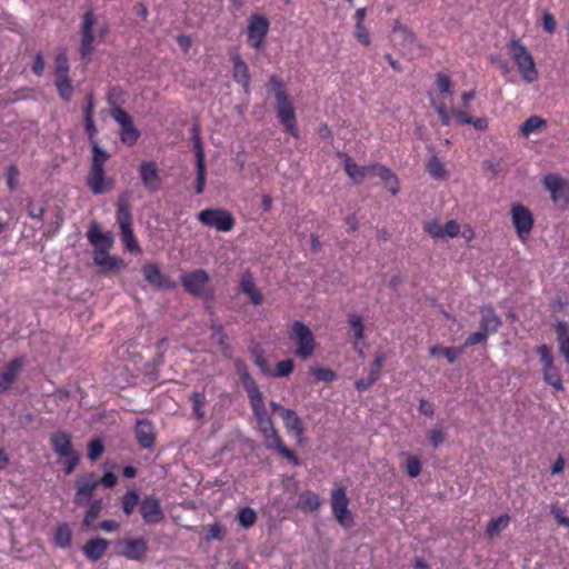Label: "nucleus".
<instances>
[{"mask_svg": "<svg viewBox=\"0 0 569 569\" xmlns=\"http://www.w3.org/2000/svg\"><path fill=\"white\" fill-rule=\"evenodd\" d=\"M248 398L258 423V429L263 435L266 447L274 448L287 459L295 460V462H297V458L293 452L283 445L280 436L278 435L273 426V421L264 407L262 393L259 392Z\"/></svg>", "mask_w": 569, "mask_h": 569, "instance_id": "f257e3e1", "label": "nucleus"}, {"mask_svg": "<svg viewBox=\"0 0 569 569\" xmlns=\"http://www.w3.org/2000/svg\"><path fill=\"white\" fill-rule=\"evenodd\" d=\"M110 154L101 147H93L90 170L87 177V184L94 194H102L114 188V180L108 177L104 171V163Z\"/></svg>", "mask_w": 569, "mask_h": 569, "instance_id": "f03ea898", "label": "nucleus"}, {"mask_svg": "<svg viewBox=\"0 0 569 569\" xmlns=\"http://www.w3.org/2000/svg\"><path fill=\"white\" fill-rule=\"evenodd\" d=\"M509 53L515 60L522 79L532 83L538 79V71L531 53L527 48L516 39H512L508 44Z\"/></svg>", "mask_w": 569, "mask_h": 569, "instance_id": "7ed1b4c3", "label": "nucleus"}, {"mask_svg": "<svg viewBox=\"0 0 569 569\" xmlns=\"http://www.w3.org/2000/svg\"><path fill=\"white\" fill-rule=\"evenodd\" d=\"M290 339L297 345L296 355L301 359H308L313 355L316 343L313 333L301 321H295L292 323Z\"/></svg>", "mask_w": 569, "mask_h": 569, "instance_id": "20e7f679", "label": "nucleus"}, {"mask_svg": "<svg viewBox=\"0 0 569 569\" xmlns=\"http://www.w3.org/2000/svg\"><path fill=\"white\" fill-rule=\"evenodd\" d=\"M97 23V18L93 10H88L83 14L81 29H80V57L84 63H88L91 59V53L94 50V32L93 27Z\"/></svg>", "mask_w": 569, "mask_h": 569, "instance_id": "39448f33", "label": "nucleus"}, {"mask_svg": "<svg viewBox=\"0 0 569 569\" xmlns=\"http://www.w3.org/2000/svg\"><path fill=\"white\" fill-rule=\"evenodd\" d=\"M110 116L120 126L121 142L129 147L133 146L140 137V131L133 124L131 116L120 107L113 108Z\"/></svg>", "mask_w": 569, "mask_h": 569, "instance_id": "423d86ee", "label": "nucleus"}, {"mask_svg": "<svg viewBox=\"0 0 569 569\" xmlns=\"http://www.w3.org/2000/svg\"><path fill=\"white\" fill-rule=\"evenodd\" d=\"M76 493L73 497V503L78 507H84L91 502L96 489L98 488L97 476L93 472H86L79 475L74 482Z\"/></svg>", "mask_w": 569, "mask_h": 569, "instance_id": "0eeeda50", "label": "nucleus"}, {"mask_svg": "<svg viewBox=\"0 0 569 569\" xmlns=\"http://www.w3.org/2000/svg\"><path fill=\"white\" fill-rule=\"evenodd\" d=\"M349 499L346 493V489L340 486H335L331 493V507L332 512L337 521L345 528H349L353 525V517L348 509Z\"/></svg>", "mask_w": 569, "mask_h": 569, "instance_id": "6e6552de", "label": "nucleus"}, {"mask_svg": "<svg viewBox=\"0 0 569 569\" xmlns=\"http://www.w3.org/2000/svg\"><path fill=\"white\" fill-rule=\"evenodd\" d=\"M198 220L219 231H229L234 226L232 214L223 209H206L199 212Z\"/></svg>", "mask_w": 569, "mask_h": 569, "instance_id": "1a4fd4ad", "label": "nucleus"}, {"mask_svg": "<svg viewBox=\"0 0 569 569\" xmlns=\"http://www.w3.org/2000/svg\"><path fill=\"white\" fill-rule=\"evenodd\" d=\"M184 289L197 297H204L208 293L210 277L203 269H197L191 272L183 273L180 277Z\"/></svg>", "mask_w": 569, "mask_h": 569, "instance_id": "9d476101", "label": "nucleus"}, {"mask_svg": "<svg viewBox=\"0 0 569 569\" xmlns=\"http://www.w3.org/2000/svg\"><path fill=\"white\" fill-rule=\"evenodd\" d=\"M277 99L276 104V111L277 117L280 121V123L286 128V130L297 137L298 130L296 127V116H295V109L292 107L291 101L289 100V97L287 93H280L279 98Z\"/></svg>", "mask_w": 569, "mask_h": 569, "instance_id": "9b49d317", "label": "nucleus"}, {"mask_svg": "<svg viewBox=\"0 0 569 569\" xmlns=\"http://www.w3.org/2000/svg\"><path fill=\"white\" fill-rule=\"evenodd\" d=\"M543 184L555 203L566 206L569 202V183L566 179L557 174H548L543 179Z\"/></svg>", "mask_w": 569, "mask_h": 569, "instance_id": "f8f14e48", "label": "nucleus"}, {"mask_svg": "<svg viewBox=\"0 0 569 569\" xmlns=\"http://www.w3.org/2000/svg\"><path fill=\"white\" fill-rule=\"evenodd\" d=\"M511 218L518 237L522 240L527 239L533 226V217L530 210L522 204H513Z\"/></svg>", "mask_w": 569, "mask_h": 569, "instance_id": "ddd939ff", "label": "nucleus"}, {"mask_svg": "<svg viewBox=\"0 0 569 569\" xmlns=\"http://www.w3.org/2000/svg\"><path fill=\"white\" fill-rule=\"evenodd\" d=\"M139 177L147 190L154 192L161 188L160 172L154 161L141 162L139 166Z\"/></svg>", "mask_w": 569, "mask_h": 569, "instance_id": "4468645a", "label": "nucleus"}, {"mask_svg": "<svg viewBox=\"0 0 569 569\" xmlns=\"http://www.w3.org/2000/svg\"><path fill=\"white\" fill-rule=\"evenodd\" d=\"M269 30V21L267 18L253 14L248 26V41L249 43L258 49L263 39L266 38Z\"/></svg>", "mask_w": 569, "mask_h": 569, "instance_id": "2eb2a0df", "label": "nucleus"}, {"mask_svg": "<svg viewBox=\"0 0 569 569\" xmlns=\"http://www.w3.org/2000/svg\"><path fill=\"white\" fill-rule=\"evenodd\" d=\"M392 41L396 46L400 47V50L403 53L411 51L416 46H418L415 33L399 21H396L393 26Z\"/></svg>", "mask_w": 569, "mask_h": 569, "instance_id": "dca6fc26", "label": "nucleus"}, {"mask_svg": "<svg viewBox=\"0 0 569 569\" xmlns=\"http://www.w3.org/2000/svg\"><path fill=\"white\" fill-rule=\"evenodd\" d=\"M140 513L146 523H158L163 519L160 501L154 496H147L142 499Z\"/></svg>", "mask_w": 569, "mask_h": 569, "instance_id": "f3484780", "label": "nucleus"}, {"mask_svg": "<svg viewBox=\"0 0 569 569\" xmlns=\"http://www.w3.org/2000/svg\"><path fill=\"white\" fill-rule=\"evenodd\" d=\"M479 312L481 316L479 328L488 336L497 332L502 325V321L493 308L490 306H482L480 307Z\"/></svg>", "mask_w": 569, "mask_h": 569, "instance_id": "a211bd4d", "label": "nucleus"}, {"mask_svg": "<svg viewBox=\"0 0 569 569\" xmlns=\"http://www.w3.org/2000/svg\"><path fill=\"white\" fill-rule=\"evenodd\" d=\"M345 157V170L347 174L350 177V179L353 180L356 183H360L366 177L370 174H377V168L380 167V164H370V166H363L360 167L357 163L352 162L351 158L349 156Z\"/></svg>", "mask_w": 569, "mask_h": 569, "instance_id": "6ab92c4d", "label": "nucleus"}, {"mask_svg": "<svg viewBox=\"0 0 569 569\" xmlns=\"http://www.w3.org/2000/svg\"><path fill=\"white\" fill-rule=\"evenodd\" d=\"M144 279L158 289H170L173 287L171 280L164 276L154 263H147L142 268Z\"/></svg>", "mask_w": 569, "mask_h": 569, "instance_id": "aec40b11", "label": "nucleus"}, {"mask_svg": "<svg viewBox=\"0 0 569 569\" xmlns=\"http://www.w3.org/2000/svg\"><path fill=\"white\" fill-rule=\"evenodd\" d=\"M23 366L20 358L13 359L8 362L3 370L0 372V393L7 391L19 376Z\"/></svg>", "mask_w": 569, "mask_h": 569, "instance_id": "412c9836", "label": "nucleus"}, {"mask_svg": "<svg viewBox=\"0 0 569 569\" xmlns=\"http://www.w3.org/2000/svg\"><path fill=\"white\" fill-rule=\"evenodd\" d=\"M194 147H196V157H197L196 193L201 194L203 192L204 186H206L207 170H206L204 152H203L202 144H201L199 137H197V139H196Z\"/></svg>", "mask_w": 569, "mask_h": 569, "instance_id": "4be33fe9", "label": "nucleus"}, {"mask_svg": "<svg viewBox=\"0 0 569 569\" xmlns=\"http://www.w3.org/2000/svg\"><path fill=\"white\" fill-rule=\"evenodd\" d=\"M52 450L60 457H67L77 452L72 448L71 437L63 431L56 432L51 436Z\"/></svg>", "mask_w": 569, "mask_h": 569, "instance_id": "5701e85b", "label": "nucleus"}, {"mask_svg": "<svg viewBox=\"0 0 569 569\" xmlns=\"http://www.w3.org/2000/svg\"><path fill=\"white\" fill-rule=\"evenodd\" d=\"M136 437L142 448L151 449L154 443V429L150 421L138 420L136 423Z\"/></svg>", "mask_w": 569, "mask_h": 569, "instance_id": "b1692460", "label": "nucleus"}, {"mask_svg": "<svg viewBox=\"0 0 569 569\" xmlns=\"http://www.w3.org/2000/svg\"><path fill=\"white\" fill-rule=\"evenodd\" d=\"M87 237L91 244L97 248L109 249L113 243V237L110 232L102 233L98 222L93 221L88 230Z\"/></svg>", "mask_w": 569, "mask_h": 569, "instance_id": "393cba45", "label": "nucleus"}, {"mask_svg": "<svg viewBox=\"0 0 569 569\" xmlns=\"http://www.w3.org/2000/svg\"><path fill=\"white\" fill-rule=\"evenodd\" d=\"M234 368L244 390L247 391L248 397L261 392L256 381L250 376L247 365L242 360H236Z\"/></svg>", "mask_w": 569, "mask_h": 569, "instance_id": "a878e982", "label": "nucleus"}, {"mask_svg": "<svg viewBox=\"0 0 569 569\" xmlns=\"http://www.w3.org/2000/svg\"><path fill=\"white\" fill-rule=\"evenodd\" d=\"M148 546L144 539L138 538L132 540H127L124 542V548L121 553L132 560H140L147 552Z\"/></svg>", "mask_w": 569, "mask_h": 569, "instance_id": "bb28decb", "label": "nucleus"}, {"mask_svg": "<svg viewBox=\"0 0 569 569\" xmlns=\"http://www.w3.org/2000/svg\"><path fill=\"white\" fill-rule=\"evenodd\" d=\"M109 542L103 538L90 539L82 548L86 557L92 561L99 560L106 552Z\"/></svg>", "mask_w": 569, "mask_h": 569, "instance_id": "cd10ccee", "label": "nucleus"}, {"mask_svg": "<svg viewBox=\"0 0 569 569\" xmlns=\"http://www.w3.org/2000/svg\"><path fill=\"white\" fill-rule=\"evenodd\" d=\"M232 63H233V78L234 80L240 83L246 91L249 90V82H250V76H249V69L247 63L241 59L239 54H233L231 57Z\"/></svg>", "mask_w": 569, "mask_h": 569, "instance_id": "c85d7f7f", "label": "nucleus"}, {"mask_svg": "<svg viewBox=\"0 0 569 569\" xmlns=\"http://www.w3.org/2000/svg\"><path fill=\"white\" fill-rule=\"evenodd\" d=\"M93 260L94 263L102 267L106 270L119 269L122 264V261L111 257L108 253V249L97 248L93 250Z\"/></svg>", "mask_w": 569, "mask_h": 569, "instance_id": "c756f323", "label": "nucleus"}, {"mask_svg": "<svg viewBox=\"0 0 569 569\" xmlns=\"http://www.w3.org/2000/svg\"><path fill=\"white\" fill-rule=\"evenodd\" d=\"M86 506L88 507V509H87L84 518L82 520L81 529L88 531L93 527L97 518L99 517V515L103 508V501L101 498H99V499L92 500L91 502L87 503Z\"/></svg>", "mask_w": 569, "mask_h": 569, "instance_id": "7c9ffc66", "label": "nucleus"}, {"mask_svg": "<svg viewBox=\"0 0 569 569\" xmlns=\"http://www.w3.org/2000/svg\"><path fill=\"white\" fill-rule=\"evenodd\" d=\"M117 221L120 230L132 228V214L126 197H120L117 202Z\"/></svg>", "mask_w": 569, "mask_h": 569, "instance_id": "2f4dec72", "label": "nucleus"}, {"mask_svg": "<svg viewBox=\"0 0 569 569\" xmlns=\"http://www.w3.org/2000/svg\"><path fill=\"white\" fill-rule=\"evenodd\" d=\"M281 418L283 419L284 426L287 430L297 437L302 436L303 433V426L300 417L291 409H288L287 411H282Z\"/></svg>", "mask_w": 569, "mask_h": 569, "instance_id": "473e14b6", "label": "nucleus"}, {"mask_svg": "<svg viewBox=\"0 0 569 569\" xmlns=\"http://www.w3.org/2000/svg\"><path fill=\"white\" fill-rule=\"evenodd\" d=\"M509 522L510 517L507 513H503L496 519H491L487 525V537L490 539L498 537L507 528Z\"/></svg>", "mask_w": 569, "mask_h": 569, "instance_id": "72a5a7b5", "label": "nucleus"}, {"mask_svg": "<svg viewBox=\"0 0 569 569\" xmlns=\"http://www.w3.org/2000/svg\"><path fill=\"white\" fill-rule=\"evenodd\" d=\"M547 122L538 116H530L521 126L520 132L522 136L528 137L535 132H541L546 129Z\"/></svg>", "mask_w": 569, "mask_h": 569, "instance_id": "f704fd0d", "label": "nucleus"}, {"mask_svg": "<svg viewBox=\"0 0 569 569\" xmlns=\"http://www.w3.org/2000/svg\"><path fill=\"white\" fill-rule=\"evenodd\" d=\"M320 506L319 496L311 492L305 491L299 495L297 507L303 511H315Z\"/></svg>", "mask_w": 569, "mask_h": 569, "instance_id": "c9c22d12", "label": "nucleus"}, {"mask_svg": "<svg viewBox=\"0 0 569 569\" xmlns=\"http://www.w3.org/2000/svg\"><path fill=\"white\" fill-rule=\"evenodd\" d=\"M242 291L249 296L252 305L258 306L262 301L260 291L256 288L252 278L249 273L244 274L241 280Z\"/></svg>", "mask_w": 569, "mask_h": 569, "instance_id": "e433bc0d", "label": "nucleus"}, {"mask_svg": "<svg viewBox=\"0 0 569 569\" xmlns=\"http://www.w3.org/2000/svg\"><path fill=\"white\" fill-rule=\"evenodd\" d=\"M192 403V415L198 420H203L206 417L204 405L207 402L206 395L203 392L194 391L189 397Z\"/></svg>", "mask_w": 569, "mask_h": 569, "instance_id": "4c0bfd02", "label": "nucleus"}, {"mask_svg": "<svg viewBox=\"0 0 569 569\" xmlns=\"http://www.w3.org/2000/svg\"><path fill=\"white\" fill-rule=\"evenodd\" d=\"M377 176L385 180L386 187L395 196L399 192V181L397 177L385 166L377 168Z\"/></svg>", "mask_w": 569, "mask_h": 569, "instance_id": "58836bf2", "label": "nucleus"}, {"mask_svg": "<svg viewBox=\"0 0 569 569\" xmlns=\"http://www.w3.org/2000/svg\"><path fill=\"white\" fill-rule=\"evenodd\" d=\"M460 348L433 346L429 349L431 357L443 356L450 363L456 362L461 353Z\"/></svg>", "mask_w": 569, "mask_h": 569, "instance_id": "ea45409f", "label": "nucleus"}, {"mask_svg": "<svg viewBox=\"0 0 569 569\" xmlns=\"http://www.w3.org/2000/svg\"><path fill=\"white\" fill-rule=\"evenodd\" d=\"M72 531L67 523H62L58 526L54 533V541L57 546L61 548H67L71 543Z\"/></svg>", "mask_w": 569, "mask_h": 569, "instance_id": "a19ab883", "label": "nucleus"}, {"mask_svg": "<svg viewBox=\"0 0 569 569\" xmlns=\"http://www.w3.org/2000/svg\"><path fill=\"white\" fill-rule=\"evenodd\" d=\"M429 173L437 180H443L447 177L445 164L437 156L430 157L427 163Z\"/></svg>", "mask_w": 569, "mask_h": 569, "instance_id": "79ce46f5", "label": "nucleus"}, {"mask_svg": "<svg viewBox=\"0 0 569 569\" xmlns=\"http://www.w3.org/2000/svg\"><path fill=\"white\" fill-rule=\"evenodd\" d=\"M139 503V496L136 491H127L122 498V510L130 516Z\"/></svg>", "mask_w": 569, "mask_h": 569, "instance_id": "37998d69", "label": "nucleus"}, {"mask_svg": "<svg viewBox=\"0 0 569 569\" xmlns=\"http://www.w3.org/2000/svg\"><path fill=\"white\" fill-rule=\"evenodd\" d=\"M543 378L547 383L551 385L557 390H562L561 379H560L558 371L553 365H551V367L543 368Z\"/></svg>", "mask_w": 569, "mask_h": 569, "instance_id": "c03bdc74", "label": "nucleus"}, {"mask_svg": "<svg viewBox=\"0 0 569 569\" xmlns=\"http://www.w3.org/2000/svg\"><path fill=\"white\" fill-rule=\"evenodd\" d=\"M56 64V78H68L69 77V62L66 53H59L54 60Z\"/></svg>", "mask_w": 569, "mask_h": 569, "instance_id": "a18cd8bd", "label": "nucleus"}, {"mask_svg": "<svg viewBox=\"0 0 569 569\" xmlns=\"http://www.w3.org/2000/svg\"><path fill=\"white\" fill-rule=\"evenodd\" d=\"M423 229L433 239H445L443 227L440 224L438 219L425 222Z\"/></svg>", "mask_w": 569, "mask_h": 569, "instance_id": "49530a36", "label": "nucleus"}, {"mask_svg": "<svg viewBox=\"0 0 569 569\" xmlns=\"http://www.w3.org/2000/svg\"><path fill=\"white\" fill-rule=\"evenodd\" d=\"M54 83L58 88L60 97L63 100L68 101L71 98L72 92H73V88L70 83L69 77L68 78H56Z\"/></svg>", "mask_w": 569, "mask_h": 569, "instance_id": "de8ad7c7", "label": "nucleus"}, {"mask_svg": "<svg viewBox=\"0 0 569 569\" xmlns=\"http://www.w3.org/2000/svg\"><path fill=\"white\" fill-rule=\"evenodd\" d=\"M238 520L244 528H250L257 520V513L253 509L247 507L238 512Z\"/></svg>", "mask_w": 569, "mask_h": 569, "instance_id": "09e8293b", "label": "nucleus"}, {"mask_svg": "<svg viewBox=\"0 0 569 569\" xmlns=\"http://www.w3.org/2000/svg\"><path fill=\"white\" fill-rule=\"evenodd\" d=\"M253 361L256 366L259 367L262 373L264 375H272V371L270 369L269 362L263 357V351L260 348H254L252 350Z\"/></svg>", "mask_w": 569, "mask_h": 569, "instance_id": "8fccbe9b", "label": "nucleus"}, {"mask_svg": "<svg viewBox=\"0 0 569 569\" xmlns=\"http://www.w3.org/2000/svg\"><path fill=\"white\" fill-rule=\"evenodd\" d=\"M121 234H122V241L124 242L127 249L130 252H140L141 251V249L136 240V237L133 234L132 228L121 230Z\"/></svg>", "mask_w": 569, "mask_h": 569, "instance_id": "3c124183", "label": "nucleus"}, {"mask_svg": "<svg viewBox=\"0 0 569 569\" xmlns=\"http://www.w3.org/2000/svg\"><path fill=\"white\" fill-rule=\"evenodd\" d=\"M46 208L42 203H37L33 200H29L27 203V212L31 219L42 220Z\"/></svg>", "mask_w": 569, "mask_h": 569, "instance_id": "603ef678", "label": "nucleus"}, {"mask_svg": "<svg viewBox=\"0 0 569 569\" xmlns=\"http://www.w3.org/2000/svg\"><path fill=\"white\" fill-rule=\"evenodd\" d=\"M349 325L355 331V337L358 341L363 339V321L362 318L358 315L349 316Z\"/></svg>", "mask_w": 569, "mask_h": 569, "instance_id": "864d4df0", "label": "nucleus"}, {"mask_svg": "<svg viewBox=\"0 0 569 569\" xmlns=\"http://www.w3.org/2000/svg\"><path fill=\"white\" fill-rule=\"evenodd\" d=\"M19 169L16 164H10L7 169V184L11 191L16 190L19 184Z\"/></svg>", "mask_w": 569, "mask_h": 569, "instance_id": "5fc2aeb1", "label": "nucleus"}, {"mask_svg": "<svg viewBox=\"0 0 569 569\" xmlns=\"http://www.w3.org/2000/svg\"><path fill=\"white\" fill-rule=\"evenodd\" d=\"M385 356L382 353H378L375 360L370 365L369 377L375 379L376 381L379 379L381 368L383 366Z\"/></svg>", "mask_w": 569, "mask_h": 569, "instance_id": "6e6d98bb", "label": "nucleus"}, {"mask_svg": "<svg viewBox=\"0 0 569 569\" xmlns=\"http://www.w3.org/2000/svg\"><path fill=\"white\" fill-rule=\"evenodd\" d=\"M550 512L559 525L569 528V517L565 516V510L558 503L550 506Z\"/></svg>", "mask_w": 569, "mask_h": 569, "instance_id": "4d7b16f0", "label": "nucleus"}, {"mask_svg": "<svg viewBox=\"0 0 569 569\" xmlns=\"http://www.w3.org/2000/svg\"><path fill=\"white\" fill-rule=\"evenodd\" d=\"M293 370V361L291 359L282 360L278 362L276 372H272L271 376L276 377H287Z\"/></svg>", "mask_w": 569, "mask_h": 569, "instance_id": "13d9d810", "label": "nucleus"}, {"mask_svg": "<svg viewBox=\"0 0 569 569\" xmlns=\"http://www.w3.org/2000/svg\"><path fill=\"white\" fill-rule=\"evenodd\" d=\"M84 122H86V130L88 132V137H89L90 144H91V150L93 151L94 146L100 147L98 141L96 140L97 127L94 124L93 118L86 117Z\"/></svg>", "mask_w": 569, "mask_h": 569, "instance_id": "bf43d9fd", "label": "nucleus"}, {"mask_svg": "<svg viewBox=\"0 0 569 569\" xmlns=\"http://www.w3.org/2000/svg\"><path fill=\"white\" fill-rule=\"evenodd\" d=\"M406 470H407V473L412 478L419 476V473L421 471L420 460L417 457L410 456L407 459Z\"/></svg>", "mask_w": 569, "mask_h": 569, "instance_id": "052dcab7", "label": "nucleus"}, {"mask_svg": "<svg viewBox=\"0 0 569 569\" xmlns=\"http://www.w3.org/2000/svg\"><path fill=\"white\" fill-rule=\"evenodd\" d=\"M103 443L101 440L97 439V440H93L89 443V451H88V457L90 460L94 461L97 460L101 453L103 452Z\"/></svg>", "mask_w": 569, "mask_h": 569, "instance_id": "680f3d73", "label": "nucleus"}, {"mask_svg": "<svg viewBox=\"0 0 569 569\" xmlns=\"http://www.w3.org/2000/svg\"><path fill=\"white\" fill-rule=\"evenodd\" d=\"M311 372L319 381H332L336 378V373L327 368H311Z\"/></svg>", "mask_w": 569, "mask_h": 569, "instance_id": "e2e57ef3", "label": "nucleus"}, {"mask_svg": "<svg viewBox=\"0 0 569 569\" xmlns=\"http://www.w3.org/2000/svg\"><path fill=\"white\" fill-rule=\"evenodd\" d=\"M557 340L559 342V346L562 342L569 341V329L568 325L565 321H558L555 328Z\"/></svg>", "mask_w": 569, "mask_h": 569, "instance_id": "0e129e2a", "label": "nucleus"}, {"mask_svg": "<svg viewBox=\"0 0 569 569\" xmlns=\"http://www.w3.org/2000/svg\"><path fill=\"white\" fill-rule=\"evenodd\" d=\"M538 355L543 363V368L551 367L553 365V357L548 346L542 345L538 348Z\"/></svg>", "mask_w": 569, "mask_h": 569, "instance_id": "69168bd1", "label": "nucleus"}, {"mask_svg": "<svg viewBox=\"0 0 569 569\" xmlns=\"http://www.w3.org/2000/svg\"><path fill=\"white\" fill-rule=\"evenodd\" d=\"M487 337H488V335L480 329L479 331L471 333L467 338L465 346L470 347V346H475L478 343H482L487 340Z\"/></svg>", "mask_w": 569, "mask_h": 569, "instance_id": "338daca9", "label": "nucleus"}, {"mask_svg": "<svg viewBox=\"0 0 569 569\" xmlns=\"http://www.w3.org/2000/svg\"><path fill=\"white\" fill-rule=\"evenodd\" d=\"M459 231H460V227L455 220H449L443 226V237L445 238H455L458 236Z\"/></svg>", "mask_w": 569, "mask_h": 569, "instance_id": "774afa93", "label": "nucleus"}]
</instances>
